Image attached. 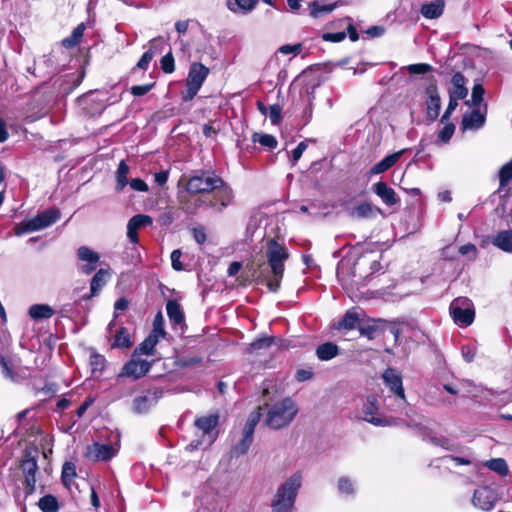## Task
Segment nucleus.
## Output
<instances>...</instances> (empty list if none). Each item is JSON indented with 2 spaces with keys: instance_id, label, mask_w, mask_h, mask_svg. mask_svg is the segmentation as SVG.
Here are the masks:
<instances>
[{
  "instance_id": "nucleus-36",
  "label": "nucleus",
  "mask_w": 512,
  "mask_h": 512,
  "mask_svg": "<svg viewBox=\"0 0 512 512\" xmlns=\"http://www.w3.org/2000/svg\"><path fill=\"white\" fill-rule=\"evenodd\" d=\"M484 465L501 476H506L509 472L508 465L503 458L490 459Z\"/></svg>"
},
{
  "instance_id": "nucleus-28",
  "label": "nucleus",
  "mask_w": 512,
  "mask_h": 512,
  "mask_svg": "<svg viewBox=\"0 0 512 512\" xmlns=\"http://www.w3.org/2000/svg\"><path fill=\"white\" fill-rule=\"evenodd\" d=\"M159 342V339L156 338V335H150L142 342L140 343L134 350L133 353L135 355H154L155 354V348L157 343Z\"/></svg>"
},
{
  "instance_id": "nucleus-62",
  "label": "nucleus",
  "mask_w": 512,
  "mask_h": 512,
  "mask_svg": "<svg viewBox=\"0 0 512 512\" xmlns=\"http://www.w3.org/2000/svg\"><path fill=\"white\" fill-rule=\"evenodd\" d=\"M307 149V144L305 141L300 142L297 147L292 151L291 161L294 165L302 156L304 151Z\"/></svg>"
},
{
  "instance_id": "nucleus-19",
  "label": "nucleus",
  "mask_w": 512,
  "mask_h": 512,
  "mask_svg": "<svg viewBox=\"0 0 512 512\" xmlns=\"http://www.w3.org/2000/svg\"><path fill=\"white\" fill-rule=\"evenodd\" d=\"M406 149H402L393 154L387 155L380 162L376 163L369 171L370 175H378L386 172L392 166L396 164V162L400 159V157L404 154Z\"/></svg>"
},
{
  "instance_id": "nucleus-58",
  "label": "nucleus",
  "mask_w": 512,
  "mask_h": 512,
  "mask_svg": "<svg viewBox=\"0 0 512 512\" xmlns=\"http://www.w3.org/2000/svg\"><path fill=\"white\" fill-rule=\"evenodd\" d=\"M442 461L444 463L453 462L456 466H459V465H470L471 464V460L468 459V458L452 456V455L444 456L442 458Z\"/></svg>"
},
{
  "instance_id": "nucleus-39",
  "label": "nucleus",
  "mask_w": 512,
  "mask_h": 512,
  "mask_svg": "<svg viewBox=\"0 0 512 512\" xmlns=\"http://www.w3.org/2000/svg\"><path fill=\"white\" fill-rule=\"evenodd\" d=\"M131 345L132 341L130 340L128 329L121 327L115 335L113 346L118 348H129Z\"/></svg>"
},
{
  "instance_id": "nucleus-9",
  "label": "nucleus",
  "mask_w": 512,
  "mask_h": 512,
  "mask_svg": "<svg viewBox=\"0 0 512 512\" xmlns=\"http://www.w3.org/2000/svg\"><path fill=\"white\" fill-rule=\"evenodd\" d=\"M117 444L94 442L86 448L85 456L93 461H109L118 453Z\"/></svg>"
},
{
  "instance_id": "nucleus-56",
  "label": "nucleus",
  "mask_w": 512,
  "mask_h": 512,
  "mask_svg": "<svg viewBox=\"0 0 512 512\" xmlns=\"http://www.w3.org/2000/svg\"><path fill=\"white\" fill-rule=\"evenodd\" d=\"M278 51L283 54V55H287V54H293V55H298L301 51H302V45L300 43L298 44H294V45H282Z\"/></svg>"
},
{
  "instance_id": "nucleus-10",
  "label": "nucleus",
  "mask_w": 512,
  "mask_h": 512,
  "mask_svg": "<svg viewBox=\"0 0 512 512\" xmlns=\"http://www.w3.org/2000/svg\"><path fill=\"white\" fill-rule=\"evenodd\" d=\"M234 194L231 187L222 179V185L213 191V196L208 200L207 207L217 212H222L233 201Z\"/></svg>"
},
{
  "instance_id": "nucleus-33",
  "label": "nucleus",
  "mask_w": 512,
  "mask_h": 512,
  "mask_svg": "<svg viewBox=\"0 0 512 512\" xmlns=\"http://www.w3.org/2000/svg\"><path fill=\"white\" fill-rule=\"evenodd\" d=\"M208 200L199 197H190L189 199L182 201L181 208L187 214H195L202 206L207 207Z\"/></svg>"
},
{
  "instance_id": "nucleus-44",
  "label": "nucleus",
  "mask_w": 512,
  "mask_h": 512,
  "mask_svg": "<svg viewBox=\"0 0 512 512\" xmlns=\"http://www.w3.org/2000/svg\"><path fill=\"white\" fill-rule=\"evenodd\" d=\"M76 477V467L71 462H65L62 467L61 479L65 486H69Z\"/></svg>"
},
{
  "instance_id": "nucleus-52",
  "label": "nucleus",
  "mask_w": 512,
  "mask_h": 512,
  "mask_svg": "<svg viewBox=\"0 0 512 512\" xmlns=\"http://www.w3.org/2000/svg\"><path fill=\"white\" fill-rule=\"evenodd\" d=\"M433 70V67L427 63H417L407 66V71L410 74H426Z\"/></svg>"
},
{
  "instance_id": "nucleus-45",
  "label": "nucleus",
  "mask_w": 512,
  "mask_h": 512,
  "mask_svg": "<svg viewBox=\"0 0 512 512\" xmlns=\"http://www.w3.org/2000/svg\"><path fill=\"white\" fill-rule=\"evenodd\" d=\"M336 7L335 4H320L318 2H313L311 5V15L315 18L321 17L324 14H328L334 10Z\"/></svg>"
},
{
  "instance_id": "nucleus-42",
  "label": "nucleus",
  "mask_w": 512,
  "mask_h": 512,
  "mask_svg": "<svg viewBox=\"0 0 512 512\" xmlns=\"http://www.w3.org/2000/svg\"><path fill=\"white\" fill-rule=\"evenodd\" d=\"M512 180V159L504 164L499 171L500 187L499 191L505 188Z\"/></svg>"
},
{
  "instance_id": "nucleus-55",
  "label": "nucleus",
  "mask_w": 512,
  "mask_h": 512,
  "mask_svg": "<svg viewBox=\"0 0 512 512\" xmlns=\"http://www.w3.org/2000/svg\"><path fill=\"white\" fill-rule=\"evenodd\" d=\"M161 68L165 73H172L174 71V58L171 52L162 57Z\"/></svg>"
},
{
  "instance_id": "nucleus-23",
  "label": "nucleus",
  "mask_w": 512,
  "mask_h": 512,
  "mask_svg": "<svg viewBox=\"0 0 512 512\" xmlns=\"http://www.w3.org/2000/svg\"><path fill=\"white\" fill-rule=\"evenodd\" d=\"M444 7V0H434L432 2L423 4L420 12L422 16L427 19H437L443 14Z\"/></svg>"
},
{
  "instance_id": "nucleus-14",
  "label": "nucleus",
  "mask_w": 512,
  "mask_h": 512,
  "mask_svg": "<svg viewBox=\"0 0 512 512\" xmlns=\"http://www.w3.org/2000/svg\"><path fill=\"white\" fill-rule=\"evenodd\" d=\"M497 502L495 491L488 486L479 487L474 491L472 503L476 508L490 511Z\"/></svg>"
},
{
  "instance_id": "nucleus-37",
  "label": "nucleus",
  "mask_w": 512,
  "mask_h": 512,
  "mask_svg": "<svg viewBox=\"0 0 512 512\" xmlns=\"http://www.w3.org/2000/svg\"><path fill=\"white\" fill-rule=\"evenodd\" d=\"M157 38L152 39L149 42L150 48L147 50L142 57L139 59L137 63V67L142 70H146L148 68L149 63L154 57V50H157Z\"/></svg>"
},
{
  "instance_id": "nucleus-49",
  "label": "nucleus",
  "mask_w": 512,
  "mask_h": 512,
  "mask_svg": "<svg viewBox=\"0 0 512 512\" xmlns=\"http://www.w3.org/2000/svg\"><path fill=\"white\" fill-rule=\"evenodd\" d=\"M21 469L25 475H36V472L38 470L37 461L35 458H27L22 461L21 463Z\"/></svg>"
},
{
  "instance_id": "nucleus-59",
  "label": "nucleus",
  "mask_w": 512,
  "mask_h": 512,
  "mask_svg": "<svg viewBox=\"0 0 512 512\" xmlns=\"http://www.w3.org/2000/svg\"><path fill=\"white\" fill-rule=\"evenodd\" d=\"M154 86V83L145 84V85H135L132 86L130 91L134 96H143L147 94Z\"/></svg>"
},
{
  "instance_id": "nucleus-61",
  "label": "nucleus",
  "mask_w": 512,
  "mask_h": 512,
  "mask_svg": "<svg viewBox=\"0 0 512 512\" xmlns=\"http://www.w3.org/2000/svg\"><path fill=\"white\" fill-rule=\"evenodd\" d=\"M181 251L179 249L173 250L171 253V264L174 270L181 271L183 270V265L180 261Z\"/></svg>"
},
{
  "instance_id": "nucleus-16",
  "label": "nucleus",
  "mask_w": 512,
  "mask_h": 512,
  "mask_svg": "<svg viewBox=\"0 0 512 512\" xmlns=\"http://www.w3.org/2000/svg\"><path fill=\"white\" fill-rule=\"evenodd\" d=\"M208 74L209 69L206 66L197 62L192 63L186 79V84L200 89Z\"/></svg>"
},
{
  "instance_id": "nucleus-4",
  "label": "nucleus",
  "mask_w": 512,
  "mask_h": 512,
  "mask_svg": "<svg viewBox=\"0 0 512 512\" xmlns=\"http://www.w3.org/2000/svg\"><path fill=\"white\" fill-rule=\"evenodd\" d=\"M222 185V178L210 172L200 171L191 176L187 182L186 190L192 195L212 193Z\"/></svg>"
},
{
  "instance_id": "nucleus-7",
  "label": "nucleus",
  "mask_w": 512,
  "mask_h": 512,
  "mask_svg": "<svg viewBox=\"0 0 512 512\" xmlns=\"http://www.w3.org/2000/svg\"><path fill=\"white\" fill-rule=\"evenodd\" d=\"M60 218L59 210L50 208L38 213L35 217L27 221L22 227L15 229L17 236L23 235L28 232L38 231L51 226Z\"/></svg>"
},
{
  "instance_id": "nucleus-63",
  "label": "nucleus",
  "mask_w": 512,
  "mask_h": 512,
  "mask_svg": "<svg viewBox=\"0 0 512 512\" xmlns=\"http://www.w3.org/2000/svg\"><path fill=\"white\" fill-rule=\"evenodd\" d=\"M346 38L345 32H336V33H325L322 36V39L329 42L338 43L343 41Z\"/></svg>"
},
{
  "instance_id": "nucleus-24",
  "label": "nucleus",
  "mask_w": 512,
  "mask_h": 512,
  "mask_svg": "<svg viewBox=\"0 0 512 512\" xmlns=\"http://www.w3.org/2000/svg\"><path fill=\"white\" fill-rule=\"evenodd\" d=\"M491 243L507 253H512V230H503L493 236Z\"/></svg>"
},
{
  "instance_id": "nucleus-30",
  "label": "nucleus",
  "mask_w": 512,
  "mask_h": 512,
  "mask_svg": "<svg viewBox=\"0 0 512 512\" xmlns=\"http://www.w3.org/2000/svg\"><path fill=\"white\" fill-rule=\"evenodd\" d=\"M361 313L356 309L348 310L342 320L338 323V328L352 330L355 329L360 322Z\"/></svg>"
},
{
  "instance_id": "nucleus-48",
  "label": "nucleus",
  "mask_w": 512,
  "mask_h": 512,
  "mask_svg": "<svg viewBox=\"0 0 512 512\" xmlns=\"http://www.w3.org/2000/svg\"><path fill=\"white\" fill-rule=\"evenodd\" d=\"M150 408V400L146 396L136 397L133 401V411L136 413H145Z\"/></svg>"
},
{
  "instance_id": "nucleus-12",
  "label": "nucleus",
  "mask_w": 512,
  "mask_h": 512,
  "mask_svg": "<svg viewBox=\"0 0 512 512\" xmlns=\"http://www.w3.org/2000/svg\"><path fill=\"white\" fill-rule=\"evenodd\" d=\"M153 362L140 359L138 355L133 353L131 359L123 366L120 376L139 379L149 372Z\"/></svg>"
},
{
  "instance_id": "nucleus-53",
  "label": "nucleus",
  "mask_w": 512,
  "mask_h": 512,
  "mask_svg": "<svg viewBox=\"0 0 512 512\" xmlns=\"http://www.w3.org/2000/svg\"><path fill=\"white\" fill-rule=\"evenodd\" d=\"M484 93L485 91L481 84H474L471 95V102L474 106H478L482 102Z\"/></svg>"
},
{
  "instance_id": "nucleus-60",
  "label": "nucleus",
  "mask_w": 512,
  "mask_h": 512,
  "mask_svg": "<svg viewBox=\"0 0 512 512\" xmlns=\"http://www.w3.org/2000/svg\"><path fill=\"white\" fill-rule=\"evenodd\" d=\"M313 375H314V373H313V370L311 368H309V369H299L295 373V379L298 382H304V381H308V380L312 379Z\"/></svg>"
},
{
  "instance_id": "nucleus-29",
  "label": "nucleus",
  "mask_w": 512,
  "mask_h": 512,
  "mask_svg": "<svg viewBox=\"0 0 512 512\" xmlns=\"http://www.w3.org/2000/svg\"><path fill=\"white\" fill-rule=\"evenodd\" d=\"M28 314L33 320L49 319L54 315V310L47 304H34Z\"/></svg>"
},
{
  "instance_id": "nucleus-47",
  "label": "nucleus",
  "mask_w": 512,
  "mask_h": 512,
  "mask_svg": "<svg viewBox=\"0 0 512 512\" xmlns=\"http://www.w3.org/2000/svg\"><path fill=\"white\" fill-rule=\"evenodd\" d=\"M150 335H156V338L160 339L165 336L164 330V318L161 312H158L153 322V330Z\"/></svg>"
},
{
  "instance_id": "nucleus-38",
  "label": "nucleus",
  "mask_w": 512,
  "mask_h": 512,
  "mask_svg": "<svg viewBox=\"0 0 512 512\" xmlns=\"http://www.w3.org/2000/svg\"><path fill=\"white\" fill-rule=\"evenodd\" d=\"M77 256L79 260L92 264H97L100 259V255L87 246L79 247L77 250Z\"/></svg>"
},
{
  "instance_id": "nucleus-6",
  "label": "nucleus",
  "mask_w": 512,
  "mask_h": 512,
  "mask_svg": "<svg viewBox=\"0 0 512 512\" xmlns=\"http://www.w3.org/2000/svg\"><path fill=\"white\" fill-rule=\"evenodd\" d=\"M454 322L460 327H467L474 321L475 311L473 303L466 297L454 299L449 307Z\"/></svg>"
},
{
  "instance_id": "nucleus-20",
  "label": "nucleus",
  "mask_w": 512,
  "mask_h": 512,
  "mask_svg": "<svg viewBox=\"0 0 512 512\" xmlns=\"http://www.w3.org/2000/svg\"><path fill=\"white\" fill-rule=\"evenodd\" d=\"M485 123V114L480 109H474L470 113L464 115L462 119V126L468 130H478L483 127Z\"/></svg>"
},
{
  "instance_id": "nucleus-26",
  "label": "nucleus",
  "mask_w": 512,
  "mask_h": 512,
  "mask_svg": "<svg viewBox=\"0 0 512 512\" xmlns=\"http://www.w3.org/2000/svg\"><path fill=\"white\" fill-rule=\"evenodd\" d=\"M339 354V347L332 343L326 342L319 345L316 349V356L321 361H329Z\"/></svg>"
},
{
  "instance_id": "nucleus-11",
  "label": "nucleus",
  "mask_w": 512,
  "mask_h": 512,
  "mask_svg": "<svg viewBox=\"0 0 512 512\" xmlns=\"http://www.w3.org/2000/svg\"><path fill=\"white\" fill-rule=\"evenodd\" d=\"M382 379L386 387L395 394L398 400V406L406 403L401 374L394 368H387L382 374Z\"/></svg>"
},
{
  "instance_id": "nucleus-43",
  "label": "nucleus",
  "mask_w": 512,
  "mask_h": 512,
  "mask_svg": "<svg viewBox=\"0 0 512 512\" xmlns=\"http://www.w3.org/2000/svg\"><path fill=\"white\" fill-rule=\"evenodd\" d=\"M38 506L43 512H56L59 508L57 499L52 495L40 498Z\"/></svg>"
},
{
  "instance_id": "nucleus-21",
  "label": "nucleus",
  "mask_w": 512,
  "mask_h": 512,
  "mask_svg": "<svg viewBox=\"0 0 512 512\" xmlns=\"http://www.w3.org/2000/svg\"><path fill=\"white\" fill-rule=\"evenodd\" d=\"M451 83L452 87L449 90V97L459 100L464 99L468 94V90L465 86V77L461 73L457 72L452 76Z\"/></svg>"
},
{
  "instance_id": "nucleus-40",
  "label": "nucleus",
  "mask_w": 512,
  "mask_h": 512,
  "mask_svg": "<svg viewBox=\"0 0 512 512\" xmlns=\"http://www.w3.org/2000/svg\"><path fill=\"white\" fill-rule=\"evenodd\" d=\"M252 142L253 143H260L262 146L267 147L269 149H275L277 147V139L270 134H260L255 132L252 135Z\"/></svg>"
},
{
  "instance_id": "nucleus-41",
  "label": "nucleus",
  "mask_w": 512,
  "mask_h": 512,
  "mask_svg": "<svg viewBox=\"0 0 512 512\" xmlns=\"http://www.w3.org/2000/svg\"><path fill=\"white\" fill-rule=\"evenodd\" d=\"M261 418V407H258L257 410H254L251 412L247 418V421L245 423V426L243 428V432L248 435H253L255 427L259 423Z\"/></svg>"
},
{
  "instance_id": "nucleus-64",
  "label": "nucleus",
  "mask_w": 512,
  "mask_h": 512,
  "mask_svg": "<svg viewBox=\"0 0 512 512\" xmlns=\"http://www.w3.org/2000/svg\"><path fill=\"white\" fill-rule=\"evenodd\" d=\"M130 187L139 192H147L148 191V185L140 178L132 179L129 183Z\"/></svg>"
},
{
  "instance_id": "nucleus-2",
  "label": "nucleus",
  "mask_w": 512,
  "mask_h": 512,
  "mask_svg": "<svg viewBox=\"0 0 512 512\" xmlns=\"http://www.w3.org/2000/svg\"><path fill=\"white\" fill-rule=\"evenodd\" d=\"M302 479L301 472H295L277 488L271 500L272 512H290L293 509Z\"/></svg>"
},
{
  "instance_id": "nucleus-3",
  "label": "nucleus",
  "mask_w": 512,
  "mask_h": 512,
  "mask_svg": "<svg viewBox=\"0 0 512 512\" xmlns=\"http://www.w3.org/2000/svg\"><path fill=\"white\" fill-rule=\"evenodd\" d=\"M297 413L298 407L294 400L290 397H285L268 406L264 424L271 429H281L288 426Z\"/></svg>"
},
{
  "instance_id": "nucleus-35",
  "label": "nucleus",
  "mask_w": 512,
  "mask_h": 512,
  "mask_svg": "<svg viewBox=\"0 0 512 512\" xmlns=\"http://www.w3.org/2000/svg\"><path fill=\"white\" fill-rule=\"evenodd\" d=\"M257 0H235L233 4L229 3L228 7L232 12L246 14L252 11Z\"/></svg>"
},
{
  "instance_id": "nucleus-54",
  "label": "nucleus",
  "mask_w": 512,
  "mask_h": 512,
  "mask_svg": "<svg viewBox=\"0 0 512 512\" xmlns=\"http://www.w3.org/2000/svg\"><path fill=\"white\" fill-rule=\"evenodd\" d=\"M454 131H455V126H454V124H452V123H447V124H445V126H444L440 131H439L438 136H439V138H440L443 142L447 143V142L451 139V137L453 136Z\"/></svg>"
},
{
  "instance_id": "nucleus-34",
  "label": "nucleus",
  "mask_w": 512,
  "mask_h": 512,
  "mask_svg": "<svg viewBox=\"0 0 512 512\" xmlns=\"http://www.w3.org/2000/svg\"><path fill=\"white\" fill-rule=\"evenodd\" d=\"M337 489L341 495L353 496L356 493L355 482L346 476L340 477L337 482Z\"/></svg>"
},
{
  "instance_id": "nucleus-31",
  "label": "nucleus",
  "mask_w": 512,
  "mask_h": 512,
  "mask_svg": "<svg viewBox=\"0 0 512 512\" xmlns=\"http://www.w3.org/2000/svg\"><path fill=\"white\" fill-rule=\"evenodd\" d=\"M128 173H129V166L126 164L125 161H121L118 165V168L115 173L116 177V191L122 192L128 182Z\"/></svg>"
},
{
  "instance_id": "nucleus-46",
  "label": "nucleus",
  "mask_w": 512,
  "mask_h": 512,
  "mask_svg": "<svg viewBox=\"0 0 512 512\" xmlns=\"http://www.w3.org/2000/svg\"><path fill=\"white\" fill-rule=\"evenodd\" d=\"M128 224L133 227L135 230H139L142 227L152 224V218L148 215L138 214L133 216Z\"/></svg>"
},
{
  "instance_id": "nucleus-8",
  "label": "nucleus",
  "mask_w": 512,
  "mask_h": 512,
  "mask_svg": "<svg viewBox=\"0 0 512 512\" xmlns=\"http://www.w3.org/2000/svg\"><path fill=\"white\" fill-rule=\"evenodd\" d=\"M380 404L374 395H368L363 403L361 419L374 426L385 427L396 424L392 418H386L379 414Z\"/></svg>"
},
{
  "instance_id": "nucleus-15",
  "label": "nucleus",
  "mask_w": 512,
  "mask_h": 512,
  "mask_svg": "<svg viewBox=\"0 0 512 512\" xmlns=\"http://www.w3.org/2000/svg\"><path fill=\"white\" fill-rule=\"evenodd\" d=\"M27 70L38 77H51L59 71L51 54L43 55L41 59L34 63L33 68L29 67Z\"/></svg>"
},
{
  "instance_id": "nucleus-57",
  "label": "nucleus",
  "mask_w": 512,
  "mask_h": 512,
  "mask_svg": "<svg viewBox=\"0 0 512 512\" xmlns=\"http://www.w3.org/2000/svg\"><path fill=\"white\" fill-rule=\"evenodd\" d=\"M458 100L459 99H456V98H453V97H449V103H448V106L441 118V123H445L446 121H448L450 115L452 114V112L457 108L458 106Z\"/></svg>"
},
{
  "instance_id": "nucleus-18",
  "label": "nucleus",
  "mask_w": 512,
  "mask_h": 512,
  "mask_svg": "<svg viewBox=\"0 0 512 512\" xmlns=\"http://www.w3.org/2000/svg\"><path fill=\"white\" fill-rule=\"evenodd\" d=\"M109 277L110 271L108 269H99L91 280L90 293L83 296V299H90L97 296L102 288L106 285Z\"/></svg>"
},
{
  "instance_id": "nucleus-32",
  "label": "nucleus",
  "mask_w": 512,
  "mask_h": 512,
  "mask_svg": "<svg viewBox=\"0 0 512 512\" xmlns=\"http://www.w3.org/2000/svg\"><path fill=\"white\" fill-rule=\"evenodd\" d=\"M85 31L84 23H80L77 27H75L69 37H66L62 40V45L65 48H73L78 45L83 37Z\"/></svg>"
},
{
  "instance_id": "nucleus-13",
  "label": "nucleus",
  "mask_w": 512,
  "mask_h": 512,
  "mask_svg": "<svg viewBox=\"0 0 512 512\" xmlns=\"http://www.w3.org/2000/svg\"><path fill=\"white\" fill-rule=\"evenodd\" d=\"M426 95V117L429 121L433 122L439 116L441 108V99L437 90L436 80L433 77L426 88Z\"/></svg>"
},
{
  "instance_id": "nucleus-27",
  "label": "nucleus",
  "mask_w": 512,
  "mask_h": 512,
  "mask_svg": "<svg viewBox=\"0 0 512 512\" xmlns=\"http://www.w3.org/2000/svg\"><path fill=\"white\" fill-rule=\"evenodd\" d=\"M252 442H253V435L245 434V432L242 431L241 438L231 448V456L239 457V456L246 454L248 452Z\"/></svg>"
},
{
  "instance_id": "nucleus-17",
  "label": "nucleus",
  "mask_w": 512,
  "mask_h": 512,
  "mask_svg": "<svg viewBox=\"0 0 512 512\" xmlns=\"http://www.w3.org/2000/svg\"><path fill=\"white\" fill-rule=\"evenodd\" d=\"M372 190L387 206L396 205L400 201L394 189L389 187L386 182L379 181L375 183Z\"/></svg>"
},
{
  "instance_id": "nucleus-51",
  "label": "nucleus",
  "mask_w": 512,
  "mask_h": 512,
  "mask_svg": "<svg viewBox=\"0 0 512 512\" xmlns=\"http://www.w3.org/2000/svg\"><path fill=\"white\" fill-rule=\"evenodd\" d=\"M273 340L274 339L272 337H262V338L256 339L255 341H253L250 344L249 351L253 352V351L268 348L271 346Z\"/></svg>"
},
{
  "instance_id": "nucleus-1",
  "label": "nucleus",
  "mask_w": 512,
  "mask_h": 512,
  "mask_svg": "<svg viewBox=\"0 0 512 512\" xmlns=\"http://www.w3.org/2000/svg\"><path fill=\"white\" fill-rule=\"evenodd\" d=\"M265 254L272 273L271 278L267 281V286L271 292H276L280 288L289 252L285 244L275 239H269L266 244Z\"/></svg>"
},
{
  "instance_id": "nucleus-5",
  "label": "nucleus",
  "mask_w": 512,
  "mask_h": 512,
  "mask_svg": "<svg viewBox=\"0 0 512 512\" xmlns=\"http://www.w3.org/2000/svg\"><path fill=\"white\" fill-rule=\"evenodd\" d=\"M219 422L217 414L199 417L195 420L196 428L202 432V439L200 441H192L188 448L196 449L201 445L210 446L217 438L218 432L216 427Z\"/></svg>"
},
{
  "instance_id": "nucleus-22",
  "label": "nucleus",
  "mask_w": 512,
  "mask_h": 512,
  "mask_svg": "<svg viewBox=\"0 0 512 512\" xmlns=\"http://www.w3.org/2000/svg\"><path fill=\"white\" fill-rule=\"evenodd\" d=\"M382 210L371 203L364 202L353 208L351 216L358 219L374 218L377 214H381Z\"/></svg>"
},
{
  "instance_id": "nucleus-50",
  "label": "nucleus",
  "mask_w": 512,
  "mask_h": 512,
  "mask_svg": "<svg viewBox=\"0 0 512 512\" xmlns=\"http://www.w3.org/2000/svg\"><path fill=\"white\" fill-rule=\"evenodd\" d=\"M269 119L272 124L277 125L282 119V108L279 104L269 106L268 113Z\"/></svg>"
},
{
  "instance_id": "nucleus-25",
  "label": "nucleus",
  "mask_w": 512,
  "mask_h": 512,
  "mask_svg": "<svg viewBox=\"0 0 512 512\" xmlns=\"http://www.w3.org/2000/svg\"><path fill=\"white\" fill-rule=\"evenodd\" d=\"M166 311L170 322L173 325L184 324V313L176 300H169L166 304Z\"/></svg>"
}]
</instances>
